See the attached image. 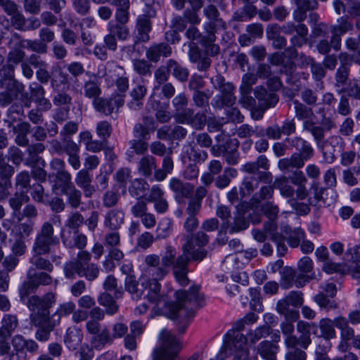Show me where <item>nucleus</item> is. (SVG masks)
Returning a JSON list of instances; mask_svg holds the SVG:
<instances>
[{
  "label": "nucleus",
  "mask_w": 360,
  "mask_h": 360,
  "mask_svg": "<svg viewBox=\"0 0 360 360\" xmlns=\"http://www.w3.org/2000/svg\"><path fill=\"white\" fill-rule=\"evenodd\" d=\"M207 117L205 112H198L193 114V110L186 108L184 113L179 114L176 122L181 124L191 125L195 129H202L206 123Z\"/></svg>",
  "instance_id": "obj_21"
},
{
  "label": "nucleus",
  "mask_w": 360,
  "mask_h": 360,
  "mask_svg": "<svg viewBox=\"0 0 360 360\" xmlns=\"http://www.w3.org/2000/svg\"><path fill=\"white\" fill-rule=\"evenodd\" d=\"M172 48L167 43L151 45L146 52V58L151 62L158 63L161 57H169L172 54Z\"/></svg>",
  "instance_id": "obj_25"
},
{
  "label": "nucleus",
  "mask_w": 360,
  "mask_h": 360,
  "mask_svg": "<svg viewBox=\"0 0 360 360\" xmlns=\"http://www.w3.org/2000/svg\"><path fill=\"white\" fill-rule=\"evenodd\" d=\"M258 186V180L254 176H247L244 178L240 188L241 198L250 195Z\"/></svg>",
  "instance_id": "obj_59"
},
{
  "label": "nucleus",
  "mask_w": 360,
  "mask_h": 360,
  "mask_svg": "<svg viewBox=\"0 0 360 360\" xmlns=\"http://www.w3.org/2000/svg\"><path fill=\"white\" fill-rule=\"evenodd\" d=\"M120 200L119 193L116 191L108 190L102 196L103 205L105 207L110 208L117 205Z\"/></svg>",
  "instance_id": "obj_64"
},
{
  "label": "nucleus",
  "mask_w": 360,
  "mask_h": 360,
  "mask_svg": "<svg viewBox=\"0 0 360 360\" xmlns=\"http://www.w3.org/2000/svg\"><path fill=\"white\" fill-rule=\"evenodd\" d=\"M62 193L67 197V202L72 209L79 207L82 203V192L75 186H70V188L63 190Z\"/></svg>",
  "instance_id": "obj_46"
},
{
  "label": "nucleus",
  "mask_w": 360,
  "mask_h": 360,
  "mask_svg": "<svg viewBox=\"0 0 360 360\" xmlns=\"http://www.w3.org/2000/svg\"><path fill=\"white\" fill-rule=\"evenodd\" d=\"M192 249H193L192 241L188 238L186 243L182 244V253L176 257V264L173 269L177 282L183 286L188 284L187 274L189 262L191 260L201 261L203 259V252H195Z\"/></svg>",
  "instance_id": "obj_4"
},
{
  "label": "nucleus",
  "mask_w": 360,
  "mask_h": 360,
  "mask_svg": "<svg viewBox=\"0 0 360 360\" xmlns=\"http://www.w3.org/2000/svg\"><path fill=\"white\" fill-rule=\"evenodd\" d=\"M127 330L128 327L122 323H115L112 327V333L105 326L98 336H96V340L91 347L94 349L101 350L105 346L112 345L115 339L122 338Z\"/></svg>",
  "instance_id": "obj_8"
},
{
  "label": "nucleus",
  "mask_w": 360,
  "mask_h": 360,
  "mask_svg": "<svg viewBox=\"0 0 360 360\" xmlns=\"http://www.w3.org/2000/svg\"><path fill=\"white\" fill-rule=\"evenodd\" d=\"M91 255L86 250L79 251L75 260L65 264L63 267L65 276L68 279H75L76 276L84 277L89 281L96 280L99 275L100 268L90 262Z\"/></svg>",
  "instance_id": "obj_2"
},
{
  "label": "nucleus",
  "mask_w": 360,
  "mask_h": 360,
  "mask_svg": "<svg viewBox=\"0 0 360 360\" xmlns=\"http://www.w3.org/2000/svg\"><path fill=\"white\" fill-rule=\"evenodd\" d=\"M257 255V251L254 248L240 252L237 255H229L223 261L221 268L225 272L231 273L240 268L238 261L241 260L242 264L248 263L250 259L256 257Z\"/></svg>",
  "instance_id": "obj_13"
},
{
  "label": "nucleus",
  "mask_w": 360,
  "mask_h": 360,
  "mask_svg": "<svg viewBox=\"0 0 360 360\" xmlns=\"http://www.w3.org/2000/svg\"><path fill=\"white\" fill-rule=\"evenodd\" d=\"M147 91L148 89L143 79L136 83L129 93L132 100L127 104L129 108L134 110L141 109Z\"/></svg>",
  "instance_id": "obj_23"
},
{
  "label": "nucleus",
  "mask_w": 360,
  "mask_h": 360,
  "mask_svg": "<svg viewBox=\"0 0 360 360\" xmlns=\"http://www.w3.org/2000/svg\"><path fill=\"white\" fill-rule=\"evenodd\" d=\"M18 326V319L15 315L4 314L0 327V335L11 336Z\"/></svg>",
  "instance_id": "obj_37"
},
{
  "label": "nucleus",
  "mask_w": 360,
  "mask_h": 360,
  "mask_svg": "<svg viewBox=\"0 0 360 360\" xmlns=\"http://www.w3.org/2000/svg\"><path fill=\"white\" fill-rule=\"evenodd\" d=\"M281 32V26L278 24H271L266 27L267 38L272 41V45L278 49L285 47L287 44L286 39L280 34Z\"/></svg>",
  "instance_id": "obj_31"
},
{
  "label": "nucleus",
  "mask_w": 360,
  "mask_h": 360,
  "mask_svg": "<svg viewBox=\"0 0 360 360\" xmlns=\"http://www.w3.org/2000/svg\"><path fill=\"white\" fill-rule=\"evenodd\" d=\"M129 145V149L127 152L129 158H133L134 154L143 155L148 149V143L141 139L131 140Z\"/></svg>",
  "instance_id": "obj_54"
},
{
  "label": "nucleus",
  "mask_w": 360,
  "mask_h": 360,
  "mask_svg": "<svg viewBox=\"0 0 360 360\" xmlns=\"http://www.w3.org/2000/svg\"><path fill=\"white\" fill-rule=\"evenodd\" d=\"M105 311L98 307H93L88 312L89 320L86 323V330L87 333L90 335L91 346L98 336L101 331L105 328V325L101 324V321L105 318Z\"/></svg>",
  "instance_id": "obj_11"
},
{
  "label": "nucleus",
  "mask_w": 360,
  "mask_h": 360,
  "mask_svg": "<svg viewBox=\"0 0 360 360\" xmlns=\"http://www.w3.org/2000/svg\"><path fill=\"white\" fill-rule=\"evenodd\" d=\"M290 306L291 304L284 297L277 302L276 309L278 314L283 315L284 318L297 320L300 317L299 311L290 308Z\"/></svg>",
  "instance_id": "obj_40"
},
{
  "label": "nucleus",
  "mask_w": 360,
  "mask_h": 360,
  "mask_svg": "<svg viewBox=\"0 0 360 360\" xmlns=\"http://www.w3.org/2000/svg\"><path fill=\"white\" fill-rule=\"evenodd\" d=\"M33 255L30 259V262L35 266V268L41 270H44L48 272L53 271V264L49 259H44L41 256L43 254H38L37 252H32Z\"/></svg>",
  "instance_id": "obj_58"
},
{
  "label": "nucleus",
  "mask_w": 360,
  "mask_h": 360,
  "mask_svg": "<svg viewBox=\"0 0 360 360\" xmlns=\"http://www.w3.org/2000/svg\"><path fill=\"white\" fill-rule=\"evenodd\" d=\"M255 96L260 102L264 110L274 107L278 101V97L276 94L269 93L265 88L256 86L254 91Z\"/></svg>",
  "instance_id": "obj_29"
},
{
  "label": "nucleus",
  "mask_w": 360,
  "mask_h": 360,
  "mask_svg": "<svg viewBox=\"0 0 360 360\" xmlns=\"http://www.w3.org/2000/svg\"><path fill=\"white\" fill-rule=\"evenodd\" d=\"M68 234V236L65 234L61 235L62 242L65 247L82 250L86 246L87 238L84 234L79 233L77 230L73 232L72 236L71 232Z\"/></svg>",
  "instance_id": "obj_28"
},
{
  "label": "nucleus",
  "mask_w": 360,
  "mask_h": 360,
  "mask_svg": "<svg viewBox=\"0 0 360 360\" xmlns=\"http://www.w3.org/2000/svg\"><path fill=\"white\" fill-rule=\"evenodd\" d=\"M176 302L169 306V318L184 323L195 315L193 308L204 305V295L200 292L198 286L191 287L188 292L177 290L175 292Z\"/></svg>",
  "instance_id": "obj_1"
},
{
  "label": "nucleus",
  "mask_w": 360,
  "mask_h": 360,
  "mask_svg": "<svg viewBox=\"0 0 360 360\" xmlns=\"http://www.w3.org/2000/svg\"><path fill=\"white\" fill-rule=\"evenodd\" d=\"M191 238L192 241L193 248L192 249L195 252H203L204 256L203 259L206 257L207 251L201 249L200 248L205 246L209 241V236L204 233L203 231H198L195 234L191 235L187 234L184 235L182 240L184 243H186L187 238Z\"/></svg>",
  "instance_id": "obj_33"
},
{
  "label": "nucleus",
  "mask_w": 360,
  "mask_h": 360,
  "mask_svg": "<svg viewBox=\"0 0 360 360\" xmlns=\"http://www.w3.org/2000/svg\"><path fill=\"white\" fill-rule=\"evenodd\" d=\"M214 86L219 89L221 95L233 94L235 88L230 82H224V79L221 76H217L214 79H211Z\"/></svg>",
  "instance_id": "obj_62"
},
{
  "label": "nucleus",
  "mask_w": 360,
  "mask_h": 360,
  "mask_svg": "<svg viewBox=\"0 0 360 360\" xmlns=\"http://www.w3.org/2000/svg\"><path fill=\"white\" fill-rule=\"evenodd\" d=\"M236 97L233 94L216 96L212 99V105L216 108H222L224 106L230 107L235 104Z\"/></svg>",
  "instance_id": "obj_61"
},
{
  "label": "nucleus",
  "mask_w": 360,
  "mask_h": 360,
  "mask_svg": "<svg viewBox=\"0 0 360 360\" xmlns=\"http://www.w3.org/2000/svg\"><path fill=\"white\" fill-rule=\"evenodd\" d=\"M156 169L155 158L149 155L143 156L138 164L139 172L145 177L150 176Z\"/></svg>",
  "instance_id": "obj_38"
},
{
  "label": "nucleus",
  "mask_w": 360,
  "mask_h": 360,
  "mask_svg": "<svg viewBox=\"0 0 360 360\" xmlns=\"http://www.w3.org/2000/svg\"><path fill=\"white\" fill-rule=\"evenodd\" d=\"M341 329V340L337 346V349L341 353H345L349 349V341L354 348L360 349V334L355 335L354 328L348 325V321L343 319L341 323L338 324Z\"/></svg>",
  "instance_id": "obj_10"
},
{
  "label": "nucleus",
  "mask_w": 360,
  "mask_h": 360,
  "mask_svg": "<svg viewBox=\"0 0 360 360\" xmlns=\"http://www.w3.org/2000/svg\"><path fill=\"white\" fill-rule=\"evenodd\" d=\"M82 338L83 335L80 330L69 328L65 337V343L70 350L73 351L81 344Z\"/></svg>",
  "instance_id": "obj_43"
},
{
  "label": "nucleus",
  "mask_w": 360,
  "mask_h": 360,
  "mask_svg": "<svg viewBox=\"0 0 360 360\" xmlns=\"http://www.w3.org/2000/svg\"><path fill=\"white\" fill-rule=\"evenodd\" d=\"M169 187L173 191L176 198H190L194 189V186L191 184L183 182L176 177H173L169 180Z\"/></svg>",
  "instance_id": "obj_26"
},
{
  "label": "nucleus",
  "mask_w": 360,
  "mask_h": 360,
  "mask_svg": "<svg viewBox=\"0 0 360 360\" xmlns=\"http://www.w3.org/2000/svg\"><path fill=\"white\" fill-rule=\"evenodd\" d=\"M297 320L284 318L280 324L281 332L284 336V343L285 347H293L297 342V336L294 335V323Z\"/></svg>",
  "instance_id": "obj_30"
},
{
  "label": "nucleus",
  "mask_w": 360,
  "mask_h": 360,
  "mask_svg": "<svg viewBox=\"0 0 360 360\" xmlns=\"http://www.w3.org/2000/svg\"><path fill=\"white\" fill-rule=\"evenodd\" d=\"M278 347L268 340L261 342L257 347V353L265 360H275Z\"/></svg>",
  "instance_id": "obj_39"
},
{
  "label": "nucleus",
  "mask_w": 360,
  "mask_h": 360,
  "mask_svg": "<svg viewBox=\"0 0 360 360\" xmlns=\"http://www.w3.org/2000/svg\"><path fill=\"white\" fill-rule=\"evenodd\" d=\"M274 187L280 191V194L284 198H292L296 191L292 186L287 183V178L283 176L276 178L274 182Z\"/></svg>",
  "instance_id": "obj_49"
},
{
  "label": "nucleus",
  "mask_w": 360,
  "mask_h": 360,
  "mask_svg": "<svg viewBox=\"0 0 360 360\" xmlns=\"http://www.w3.org/2000/svg\"><path fill=\"white\" fill-rule=\"evenodd\" d=\"M125 214L122 208L108 210L103 216V227L109 231H117L124 224Z\"/></svg>",
  "instance_id": "obj_20"
},
{
  "label": "nucleus",
  "mask_w": 360,
  "mask_h": 360,
  "mask_svg": "<svg viewBox=\"0 0 360 360\" xmlns=\"http://www.w3.org/2000/svg\"><path fill=\"white\" fill-rule=\"evenodd\" d=\"M27 278H30L34 282L38 288L40 285H49L52 283V278L50 275L45 272H35L34 269L30 268L27 274Z\"/></svg>",
  "instance_id": "obj_55"
},
{
  "label": "nucleus",
  "mask_w": 360,
  "mask_h": 360,
  "mask_svg": "<svg viewBox=\"0 0 360 360\" xmlns=\"http://www.w3.org/2000/svg\"><path fill=\"white\" fill-rule=\"evenodd\" d=\"M60 222L59 215H53L49 221H45L37 234L32 246V252L38 254H49L51 247L58 243L59 240L54 236V229L52 223Z\"/></svg>",
  "instance_id": "obj_6"
},
{
  "label": "nucleus",
  "mask_w": 360,
  "mask_h": 360,
  "mask_svg": "<svg viewBox=\"0 0 360 360\" xmlns=\"http://www.w3.org/2000/svg\"><path fill=\"white\" fill-rule=\"evenodd\" d=\"M168 65L170 72L176 79L181 82H185L188 79L189 71L186 68L183 67L173 59L168 60Z\"/></svg>",
  "instance_id": "obj_48"
},
{
  "label": "nucleus",
  "mask_w": 360,
  "mask_h": 360,
  "mask_svg": "<svg viewBox=\"0 0 360 360\" xmlns=\"http://www.w3.org/2000/svg\"><path fill=\"white\" fill-rule=\"evenodd\" d=\"M315 277L316 276L314 274L311 275L297 274L293 269L286 267L283 271L281 285L285 289L290 288L293 285H295L297 288H302L315 278Z\"/></svg>",
  "instance_id": "obj_17"
},
{
  "label": "nucleus",
  "mask_w": 360,
  "mask_h": 360,
  "mask_svg": "<svg viewBox=\"0 0 360 360\" xmlns=\"http://www.w3.org/2000/svg\"><path fill=\"white\" fill-rule=\"evenodd\" d=\"M75 181L76 184L83 191L86 198L92 197L96 192L94 186L91 184L92 176L87 169L79 170L76 174Z\"/></svg>",
  "instance_id": "obj_24"
},
{
  "label": "nucleus",
  "mask_w": 360,
  "mask_h": 360,
  "mask_svg": "<svg viewBox=\"0 0 360 360\" xmlns=\"http://www.w3.org/2000/svg\"><path fill=\"white\" fill-rule=\"evenodd\" d=\"M271 332V328L267 324L259 326L255 330L248 333L249 340L251 343L255 344L259 340L269 335Z\"/></svg>",
  "instance_id": "obj_63"
},
{
  "label": "nucleus",
  "mask_w": 360,
  "mask_h": 360,
  "mask_svg": "<svg viewBox=\"0 0 360 360\" xmlns=\"http://www.w3.org/2000/svg\"><path fill=\"white\" fill-rule=\"evenodd\" d=\"M124 94H115L109 98L98 97L93 101V105L96 111L109 115L124 105Z\"/></svg>",
  "instance_id": "obj_12"
},
{
  "label": "nucleus",
  "mask_w": 360,
  "mask_h": 360,
  "mask_svg": "<svg viewBox=\"0 0 360 360\" xmlns=\"http://www.w3.org/2000/svg\"><path fill=\"white\" fill-rule=\"evenodd\" d=\"M56 295L48 292L42 297L33 295L27 300V305L33 313L39 316L41 321H45L49 314V309L56 303Z\"/></svg>",
  "instance_id": "obj_9"
},
{
  "label": "nucleus",
  "mask_w": 360,
  "mask_h": 360,
  "mask_svg": "<svg viewBox=\"0 0 360 360\" xmlns=\"http://www.w3.org/2000/svg\"><path fill=\"white\" fill-rule=\"evenodd\" d=\"M125 290L129 292L133 299L139 300L143 294L144 288H139V283L134 276H126L124 280Z\"/></svg>",
  "instance_id": "obj_47"
},
{
  "label": "nucleus",
  "mask_w": 360,
  "mask_h": 360,
  "mask_svg": "<svg viewBox=\"0 0 360 360\" xmlns=\"http://www.w3.org/2000/svg\"><path fill=\"white\" fill-rule=\"evenodd\" d=\"M343 319H346L345 316H338L333 320L328 318L321 319L319 322V327L321 330V336L325 340L326 344L330 342V339L336 338V331L335 327L340 330V339L341 340V329L338 324L341 323Z\"/></svg>",
  "instance_id": "obj_19"
},
{
  "label": "nucleus",
  "mask_w": 360,
  "mask_h": 360,
  "mask_svg": "<svg viewBox=\"0 0 360 360\" xmlns=\"http://www.w3.org/2000/svg\"><path fill=\"white\" fill-rule=\"evenodd\" d=\"M285 141L297 152L293 155L304 164L311 160L314 155V150L309 142L300 136L287 138Z\"/></svg>",
  "instance_id": "obj_16"
},
{
  "label": "nucleus",
  "mask_w": 360,
  "mask_h": 360,
  "mask_svg": "<svg viewBox=\"0 0 360 360\" xmlns=\"http://www.w3.org/2000/svg\"><path fill=\"white\" fill-rule=\"evenodd\" d=\"M353 30V24L351 21L348 20L347 18L342 16L337 20V23L330 27L332 34H337L338 35L342 36L349 31Z\"/></svg>",
  "instance_id": "obj_51"
},
{
  "label": "nucleus",
  "mask_w": 360,
  "mask_h": 360,
  "mask_svg": "<svg viewBox=\"0 0 360 360\" xmlns=\"http://www.w3.org/2000/svg\"><path fill=\"white\" fill-rule=\"evenodd\" d=\"M281 28L285 34H292L294 32H296L297 34L293 35L290 39L293 47H301L307 42L308 28L304 24L295 25L292 22H288Z\"/></svg>",
  "instance_id": "obj_15"
},
{
  "label": "nucleus",
  "mask_w": 360,
  "mask_h": 360,
  "mask_svg": "<svg viewBox=\"0 0 360 360\" xmlns=\"http://www.w3.org/2000/svg\"><path fill=\"white\" fill-rule=\"evenodd\" d=\"M289 179L292 184L297 186L296 190L297 199H305L308 195V192L305 186V184L307 182V179L304 176L303 172L300 170V169H296L292 172Z\"/></svg>",
  "instance_id": "obj_27"
},
{
  "label": "nucleus",
  "mask_w": 360,
  "mask_h": 360,
  "mask_svg": "<svg viewBox=\"0 0 360 360\" xmlns=\"http://www.w3.org/2000/svg\"><path fill=\"white\" fill-rule=\"evenodd\" d=\"M176 250L172 245H167L161 258L157 255H148L145 257V263L148 268L154 270L153 275L159 278H164L171 267L174 269L176 264Z\"/></svg>",
  "instance_id": "obj_5"
},
{
  "label": "nucleus",
  "mask_w": 360,
  "mask_h": 360,
  "mask_svg": "<svg viewBox=\"0 0 360 360\" xmlns=\"http://www.w3.org/2000/svg\"><path fill=\"white\" fill-rule=\"evenodd\" d=\"M75 304L72 302H68L60 305L56 312L52 315L51 319L55 324H58L61 316H68L73 313Z\"/></svg>",
  "instance_id": "obj_56"
},
{
  "label": "nucleus",
  "mask_w": 360,
  "mask_h": 360,
  "mask_svg": "<svg viewBox=\"0 0 360 360\" xmlns=\"http://www.w3.org/2000/svg\"><path fill=\"white\" fill-rule=\"evenodd\" d=\"M297 330L300 336L297 337L295 346H300L302 349H307L311 343V333L316 335L318 326L315 323H309L299 321L297 323Z\"/></svg>",
  "instance_id": "obj_18"
},
{
  "label": "nucleus",
  "mask_w": 360,
  "mask_h": 360,
  "mask_svg": "<svg viewBox=\"0 0 360 360\" xmlns=\"http://www.w3.org/2000/svg\"><path fill=\"white\" fill-rule=\"evenodd\" d=\"M8 47L10 51L8 54V60L15 65L21 63L25 56V53L22 51L23 44L21 42V36L18 33H14L11 37Z\"/></svg>",
  "instance_id": "obj_22"
},
{
  "label": "nucleus",
  "mask_w": 360,
  "mask_h": 360,
  "mask_svg": "<svg viewBox=\"0 0 360 360\" xmlns=\"http://www.w3.org/2000/svg\"><path fill=\"white\" fill-rule=\"evenodd\" d=\"M98 302L105 307V311L108 315H113L118 311V305L112 296L107 292L101 293L98 297Z\"/></svg>",
  "instance_id": "obj_45"
},
{
  "label": "nucleus",
  "mask_w": 360,
  "mask_h": 360,
  "mask_svg": "<svg viewBox=\"0 0 360 360\" xmlns=\"http://www.w3.org/2000/svg\"><path fill=\"white\" fill-rule=\"evenodd\" d=\"M150 188L149 184L142 179H135L129 187L130 195L136 199H141Z\"/></svg>",
  "instance_id": "obj_44"
},
{
  "label": "nucleus",
  "mask_w": 360,
  "mask_h": 360,
  "mask_svg": "<svg viewBox=\"0 0 360 360\" xmlns=\"http://www.w3.org/2000/svg\"><path fill=\"white\" fill-rule=\"evenodd\" d=\"M246 325L243 319L238 320L233 325L232 330H229L224 337V343L226 347L233 353V360H251L249 357V351L247 346L248 338L239 332L243 330Z\"/></svg>",
  "instance_id": "obj_3"
},
{
  "label": "nucleus",
  "mask_w": 360,
  "mask_h": 360,
  "mask_svg": "<svg viewBox=\"0 0 360 360\" xmlns=\"http://www.w3.org/2000/svg\"><path fill=\"white\" fill-rule=\"evenodd\" d=\"M170 72L168 60L165 65H161L155 70L154 72V78L157 84L154 86L153 91H158L160 89V85L167 81Z\"/></svg>",
  "instance_id": "obj_53"
},
{
  "label": "nucleus",
  "mask_w": 360,
  "mask_h": 360,
  "mask_svg": "<svg viewBox=\"0 0 360 360\" xmlns=\"http://www.w3.org/2000/svg\"><path fill=\"white\" fill-rule=\"evenodd\" d=\"M84 95L89 98H98L101 94V89L99 84L92 80H88L84 82L83 86Z\"/></svg>",
  "instance_id": "obj_60"
},
{
  "label": "nucleus",
  "mask_w": 360,
  "mask_h": 360,
  "mask_svg": "<svg viewBox=\"0 0 360 360\" xmlns=\"http://www.w3.org/2000/svg\"><path fill=\"white\" fill-rule=\"evenodd\" d=\"M146 272L151 278H143L141 286L144 288V290H148L146 298L150 302L158 305L160 301V292L161 289V285L159 283L158 281L162 278H159L154 276V270L148 267Z\"/></svg>",
  "instance_id": "obj_14"
},
{
  "label": "nucleus",
  "mask_w": 360,
  "mask_h": 360,
  "mask_svg": "<svg viewBox=\"0 0 360 360\" xmlns=\"http://www.w3.org/2000/svg\"><path fill=\"white\" fill-rule=\"evenodd\" d=\"M237 140H231L223 145V156L228 165H236L238 163L239 153Z\"/></svg>",
  "instance_id": "obj_32"
},
{
  "label": "nucleus",
  "mask_w": 360,
  "mask_h": 360,
  "mask_svg": "<svg viewBox=\"0 0 360 360\" xmlns=\"http://www.w3.org/2000/svg\"><path fill=\"white\" fill-rule=\"evenodd\" d=\"M136 29L138 31V39L143 42L148 41L150 39L149 32L151 30V22L148 16L142 15L138 17Z\"/></svg>",
  "instance_id": "obj_35"
},
{
  "label": "nucleus",
  "mask_w": 360,
  "mask_h": 360,
  "mask_svg": "<svg viewBox=\"0 0 360 360\" xmlns=\"http://www.w3.org/2000/svg\"><path fill=\"white\" fill-rule=\"evenodd\" d=\"M21 42L23 44L24 49H27L37 53H46L47 52V45L40 39H24L21 37Z\"/></svg>",
  "instance_id": "obj_57"
},
{
  "label": "nucleus",
  "mask_w": 360,
  "mask_h": 360,
  "mask_svg": "<svg viewBox=\"0 0 360 360\" xmlns=\"http://www.w3.org/2000/svg\"><path fill=\"white\" fill-rule=\"evenodd\" d=\"M304 166L297 157L293 154L290 158L280 159L278 162V169L283 172H290L292 169H301Z\"/></svg>",
  "instance_id": "obj_42"
},
{
  "label": "nucleus",
  "mask_w": 360,
  "mask_h": 360,
  "mask_svg": "<svg viewBox=\"0 0 360 360\" xmlns=\"http://www.w3.org/2000/svg\"><path fill=\"white\" fill-rule=\"evenodd\" d=\"M29 200V196L24 191L16 192L8 200L9 205L13 210V214L15 216L17 212L20 210L22 205Z\"/></svg>",
  "instance_id": "obj_52"
},
{
  "label": "nucleus",
  "mask_w": 360,
  "mask_h": 360,
  "mask_svg": "<svg viewBox=\"0 0 360 360\" xmlns=\"http://www.w3.org/2000/svg\"><path fill=\"white\" fill-rule=\"evenodd\" d=\"M236 134L241 139L249 138L253 134L257 137H260L264 136V129L259 127H256L254 129L249 124H243L237 129Z\"/></svg>",
  "instance_id": "obj_50"
},
{
  "label": "nucleus",
  "mask_w": 360,
  "mask_h": 360,
  "mask_svg": "<svg viewBox=\"0 0 360 360\" xmlns=\"http://www.w3.org/2000/svg\"><path fill=\"white\" fill-rule=\"evenodd\" d=\"M248 226L249 222L245 219L244 216L241 214L236 216L233 223L225 221L222 224V227L231 233L245 230Z\"/></svg>",
  "instance_id": "obj_41"
},
{
  "label": "nucleus",
  "mask_w": 360,
  "mask_h": 360,
  "mask_svg": "<svg viewBox=\"0 0 360 360\" xmlns=\"http://www.w3.org/2000/svg\"><path fill=\"white\" fill-rule=\"evenodd\" d=\"M107 29L108 32L116 36L118 40L126 41L129 38L130 32L127 24H122L110 20L107 25Z\"/></svg>",
  "instance_id": "obj_36"
},
{
  "label": "nucleus",
  "mask_w": 360,
  "mask_h": 360,
  "mask_svg": "<svg viewBox=\"0 0 360 360\" xmlns=\"http://www.w3.org/2000/svg\"><path fill=\"white\" fill-rule=\"evenodd\" d=\"M181 350L176 337L170 331L162 329L159 335V346L152 353V360H174Z\"/></svg>",
  "instance_id": "obj_7"
},
{
  "label": "nucleus",
  "mask_w": 360,
  "mask_h": 360,
  "mask_svg": "<svg viewBox=\"0 0 360 360\" xmlns=\"http://www.w3.org/2000/svg\"><path fill=\"white\" fill-rule=\"evenodd\" d=\"M31 125L30 123L22 122L13 127V131L15 134V142L20 146H27L29 144L27 134L31 132Z\"/></svg>",
  "instance_id": "obj_34"
}]
</instances>
